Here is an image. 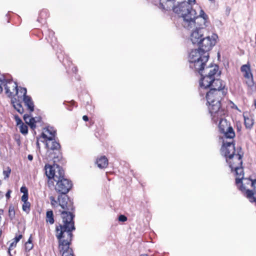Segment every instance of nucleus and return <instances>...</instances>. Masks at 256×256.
<instances>
[{
  "instance_id": "obj_9",
  "label": "nucleus",
  "mask_w": 256,
  "mask_h": 256,
  "mask_svg": "<svg viewBox=\"0 0 256 256\" xmlns=\"http://www.w3.org/2000/svg\"><path fill=\"white\" fill-rule=\"evenodd\" d=\"M222 152L226 158V162L229 164L231 160L234 159L237 156H241L239 154H235V147L233 143L232 138L229 139V141L223 140V145L222 148Z\"/></svg>"
},
{
  "instance_id": "obj_48",
  "label": "nucleus",
  "mask_w": 256,
  "mask_h": 256,
  "mask_svg": "<svg viewBox=\"0 0 256 256\" xmlns=\"http://www.w3.org/2000/svg\"><path fill=\"white\" fill-rule=\"evenodd\" d=\"M36 119V122L40 121V118H34Z\"/></svg>"
},
{
  "instance_id": "obj_32",
  "label": "nucleus",
  "mask_w": 256,
  "mask_h": 256,
  "mask_svg": "<svg viewBox=\"0 0 256 256\" xmlns=\"http://www.w3.org/2000/svg\"><path fill=\"white\" fill-rule=\"evenodd\" d=\"M51 204L54 206H56L58 204V200H56L54 196H50V198Z\"/></svg>"
},
{
  "instance_id": "obj_55",
  "label": "nucleus",
  "mask_w": 256,
  "mask_h": 256,
  "mask_svg": "<svg viewBox=\"0 0 256 256\" xmlns=\"http://www.w3.org/2000/svg\"><path fill=\"white\" fill-rule=\"evenodd\" d=\"M255 43H256V42H255Z\"/></svg>"
},
{
  "instance_id": "obj_44",
  "label": "nucleus",
  "mask_w": 256,
  "mask_h": 256,
  "mask_svg": "<svg viewBox=\"0 0 256 256\" xmlns=\"http://www.w3.org/2000/svg\"><path fill=\"white\" fill-rule=\"evenodd\" d=\"M28 158L29 160L32 161L33 159V156L31 154H28Z\"/></svg>"
},
{
  "instance_id": "obj_54",
  "label": "nucleus",
  "mask_w": 256,
  "mask_h": 256,
  "mask_svg": "<svg viewBox=\"0 0 256 256\" xmlns=\"http://www.w3.org/2000/svg\"><path fill=\"white\" fill-rule=\"evenodd\" d=\"M37 146H39V143L38 142H37Z\"/></svg>"
},
{
  "instance_id": "obj_34",
  "label": "nucleus",
  "mask_w": 256,
  "mask_h": 256,
  "mask_svg": "<svg viewBox=\"0 0 256 256\" xmlns=\"http://www.w3.org/2000/svg\"><path fill=\"white\" fill-rule=\"evenodd\" d=\"M4 76L3 75H0V94L2 91V84L4 83Z\"/></svg>"
},
{
  "instance_id": "obj_12",
  "label": "nucleus",
  "mask_w": 256,
  "mask_h": 256,
  "mask_svg": "<svg viewBox=\"0 0 256 256\" xmlns=\"http://www.w3.org/2000/svg\"><path fill=\"white\" fill-rule=\"evenodd\" d=\"M58 205L60 206L62 208L66 210L62 212V213L65 212H66L68 214H70L72 216L73 218L74 216L72 215V212H67V210H72L74 209L72 204L70 200H69L68 196L66 194H61L60 195L58 196ZM61 214L62 218V214ZM72 222H74L73 220Z\"/></svg>"
},
{
  "instance_id": "obj_49",
  "label": "nucleus",
  "mask_w": 256,
  "mask_h": 256,
  "mask_svg": "<svg viewBox=\"0 0 256 256\" xmlns=\"http://www.w3.org/2000/svg\"><path fill=\"white\" fill-rule=\"evenodd\" d=\"M254 106L256 108V99L254 100Z\"/></svg>"
},
{
  "instance_id": "obj_24",
  "label": "nucleus",
  "mask_w": 256,
  "mask_h": 256,
  "mask_svg": "<svg viewBox=\"0 0 256 256\" xmlns=\"http://www.w3.org/2000/svg\"><path fill=\"white\" fill-rule=\"evenodd\" d=\"M96 164H98V166L100 168H104L106 167L108 164V160L104 156H102L97 160Z\"/></svg>"
},
{
  "instance_id": "obj_36",
  "label": "nucleus",
  "mask_w": 256,
  "mask_h": 256,
  "mask_svg": "<svg viewBox=\"0 0 256 256\" xmlns=\"http://www.w3.org/2000/svg\"><path fill=\"white\" fill-rule=\"evenodd\" d=\"M28 194L24 192V194L22 196V200L24 202H28Z\"/></svg>"
},
{
  "instance_id": "obj_31",
  "label": "nucleus",
  "mask_w": 256,
  "mask_h": 256,
  "mask_svg": "<svg viewBox=\"0 0 256 256\" xmlns=\"http://www.w3.org/2000/svg\"><path fill=\"white\" fill-rule=\"evenodd\" d=\"M20 132L22 134H25L28 133V126L23 123L20 125Z\"/></svg>"
},
{
  "instance_id": "obj_8",
  "label": "nucleus",
  "mask_w": 256,
  "mask_h": 256,
  "mask_svg": "<svg viewBox=\"0 0 256 256\" xmlns=\"http://www.w3.org/2000/svg\"><path fill=\"white\" fill-rule=\"evenodd\" d=\"M218 36L216 34L210 32H206L201 41L198 44L199 48L204 52V54H208V52L216 43Z\"/></svg>"
},
{
  "instance_id": "obj_43",
  "label": "nucleus",
  "mask_w": 256,
  "mask_h": 256,
  "mask_svg": "<svg viewBox=\"0 0 256 256\" xmlns=\"http://www.w3.org/2000/svg\"><path fill=\"white\" fill-rule=\"evenodd\" d=\"M20 192L24 194L28 193V190L26 187H22L20 188Z\"/></svg>"
},
{
  "instance_id": "obj_42",
  "label": "nucleus",
  "mask_w": 256,
  "mask_h": 256,
  "mask_svg": "<svg viewBox=\"0 0 256 256\" xmlns=\"http://www.w3.org/2000/svg\"><path fill=\"white\" fill-rule=\"evenodd\" d=\"M252 187L254 188V190L256 192V179L255 180H253V182H252Z\"/></svg>"
},
{
  "instance_id": "obj_7",
  "label": "nucleus",
  "mask_w": 256,
  "mask_h": 256,
  "mask_svg": "<svg viewBox=\"0 0 256 256\" xmlns=\"http://www.w3.org/2000/svg\"><path fill=\"white\" fill-rule=\"evenodd\" d=\"M226 114L224 110V113L222 116H218V114H216V118H214L213 116L211 114L212 120L217 123L218 121V128L221 132L224 134L225 138L231 139L233 138L235 136L234 132L232 128L230 126L226 120L224 118L223 116Z\"/></svg>"
},
{
  "instance_id": "obj_15",
  "label": "nucleus",
  "mask_w": 256,
  "mask_h": 256,
  "mask_svg": "<svg viewBox=\"0 0 256 256\" xmlns=\"http://www.w3.org/2000/svg\"><path fill=\"white\" fill-rule=\"evenodd\" d=\"M209 58V54H204L202 58L196 62L190 64V67L194 69L195 71L198 72L200 74L204 72V70L206 68L205 65L208 62Z\"/></svg>"
},
{
  "instance_id": "obj_25",
  "label": "nucleus",
  "mask_w": 256,
  "mask_h": 256,
  "mask_svg": "<svg viewBox=\"0 0 256 256\" xmlns=\"http://www.w3.org/2000/svg\"><path fill=\"white\" fill-rule=\"evenodd\" d=\"M12 102L13 106L18 112L21 114L24 112V108L22 107V104L18 102H17L16 100L14 101V100H12Z\"/></svg>"
},
{
  "instance_id": "obj_17",
  "label": "nucleus",
  "mask_w": 256,
  "mask_h": 256,
  "mask_svg": "<svg viewBox=\"0 0 256 256\" xmlns=\"http://www.w3.org/2000/svg\"><path fill=\"white\" fill-rule=\"evenodd\" d=\"M253 182L250 178H244L240 180V182L238 183V186L239 189L242 192H245L246 195V197L248 198H250L252 196H254V194L252 190L248 189V185H250L252 186V183Z\"/></svg>"
},
{
  "instance_id": "obj_38",
  "label": "nucleus",
  "mask_w": 256,
  "mask_h": 256,
  "mask_svg": "<svg viewBox=\"0 0 256 256\" xmlns=\"http://www.w3.org/2000/svg\"><path fill=\"white\" fill-rule=\"evenodd\" d=\"M14 117H15V120H16L18 125L22 124L21 119L20 118H19V116H15Z\"/></svg>"
},
{
  "instance_id": "obj_11",
  "label": "nucleus",
  "mask_w": 256,
  "mask_h": 256,
  "mask_svg": "<svg viewBox=\"0 0 256 256\" xmlns=\"http://www.w3.org/2000/svg\"><path fill=\"white\" fill-rule=\"evenodd\" d=\"M242 156H237L235 157V160H236V164L234 165L233 164H229L230 167L232 170H235L236 176V182L237 185L238 184V183L240 182V180L244 177V171L242 166Z\"/></svg>"
},
{
  "instance_id": "obj_46",
  "label": "nucleus",
  "mask_w": 256,
  "mask_h": 256,
  "mask_svg": "<svg viewBox=\"0 0 256 256\" xmlns=\"http://www.w3.org/2000/svg\"><path fill=\"white\" fill-rule=\"evenodd\" d=\"M230 164H233L234 165V164H236V160H234V159L232 160Z\"/></svg>"
},
{
  "instance_id": "obj_29",
  "label": "nucleus",
  "mask_w": 256,
  "mask_h": 256,
  "mask_svg": "<svg viewBox=\"0 0 256 256\" xmlns=\"http://www.w3.org/2000/svg\"><path fill=\"white\" fill-rule=\"evenodd\" d=\"M33 248V244L32 242V236H30L28 241L25 244V249L26 251H30Z\"/></svg>"
},
{
  "instance_id": "obj_20",
  "label": "nucleus",
  "mask_w": 256,
  "mask_h": 256,
  "mask_svg": "<svg viewBox=\"0 0 256 256\" xmlns=\"http://www.w3.org/2000/svg\"><path fill=\"white\" fill-rule=\"evenodd\" d=\"M172 0H159L160 8L166 10H170L172 8Z\"/></svg>"
},
{
  "instance_id": "obj_1",
  "label": "nucleus",
  "mask_w": 256,
  "mask_h": 256,
  "mask_svg": "<svg viewBox=\"0 0 256 256\" xmlns=\"http://www.w3.org/2000/svg\"><path fill=\"white\" fill-rule=\"evenodd\" d=\"M63 224L56 226V236L58 240V250L62 256H74L73 252L70 248L72 238V230H75L72 216L62 212Z\"/></svg>"
},
{
  "instance_id": "obj_6",
  "label": "nucleus",
  "mask_w": 256,
  "mask_h": 256,
  "mask_svg": "<svg viewBox=\"0 0 256 256\" xmlns=\"http://www.w3.org/2000/svg\"><path fill=\"white\" fill-rule=\"evenodd\" d=\"M194 24L192 28H185L187 30L194 29L197 28L200 29H207L210 24V20L208 16L200 6H196V16L192 20Z\"/></svg>"
},
{
  "instance_id": "obj_41",
  "label": "nucleus",
  "mask_w": 256,
  "mask_h": 256,
  "mask_svg": "<svg viewBox=\"0 0 256 256\" xmlns=\"http://www.w3.org/2000/svg\"><path fill=\"white\" fill-rule=\"evenodd\" d=\"M118 220L120 222H124L127 220V218L126 216L124 215H120L118 218Z\"/></svg>"
},
{
  "instance_id": "obj_47",
  "label": "nucleus",
  "mask_w": 256,
  "mask_h": 256,
  "mask_svg": "<svg viewBox=\"0 0 256 256\" xmlns=\"http://www.w3.org/2000/svg\"><path fill=\"white\" fill-rule=\"evenodd\" d=\"M10 191H8L6 194V197L8 198L10 196Z\"/></svg>"
},
{
  "instance_id": "obj_13",
  "label": "nucleus",
  "mask_w": 256,
  "mask_h": 256,
  "mask_svg": "<svg viewBox=\"0 0 256 256\" xmlns=\"http://www.w3.org/2000/svg\"><path fill=\"white\" fill-rule=\"evenodd\" d=\"M240 70L244 78V82L248 87L252 88L254 84L250 66L248 64L242 65L240 68Z\"/></svg>"
},
{
  "instance_id": "obj_18",
  "label": "nucleus",
  "mask_w": 256,
  "mask_h": 256,
  "mask_svg": "<svg viewBox=\"0 0 256 256\" xmlns=\"http://www.w3.org/2000/svg\"><path fill=\"white\" fill-rule=\"evenodd\" d=\"M203 56L204 52L200 50V48L192 50L189 54L188 60L190 64L202 59Z\"/></svg>"
},
{
  "instance_id": "obj_30",
  "label": "nucleus",
  "mask_w": 256,
  "mask_h": 256,
  "mask_svg": "<svg viewBox=\"0 0 256 256\" xmlns=\"http://www.w3.org/2000/svg\"><path fill=\"white\" fill-rule=\"evenodd\" d=\"M30 204L29 202H24L22 204V210L26 212V213H28L30 212Z\"/></svg>"
},
{
  "instance_id": "obj_3",
  "label": "nucleus",
  "mask_w": 256,
  "mask_h": 256,
  "mask_svg": "<svg viewBox=\"0 0 256 256\" xmlns=\"http://www.w3.org/2000/svg\"><path fill=\"white\" fill-rule=\"evenodd\" d=\"M173 12L182 18V25L184 28H192L194 24L192 20L196 16V8L190 7L186 1L172 4Z\"/></svg>"
},
{
  "instance_id": "obj_51",
  "label": "nucleus",
  "mask_w": 256,
  "mask_h": 256,
  "mask_svg": "<svg viewBox=\"0 0 256 256\" xmlns=\"http://www.w3.org/2000/svg\"><path fill=\"white\" fill-rule=\"evenodd\" d=\"M227 11L228 12V13L230 12V9L228 8H227Z\"/></svg>"
},
{
  "instance_id": "obj_37",
  "label": "nucleus",
  "mask_w": 256,
  "mask_h": 256,
  "mask_svg": "<svg viewBox=\"0 0 256 256\" xmlns=\"http://www.w3.org/2000/svg\"><path fill=\"white\" fill-rule=\"evenodd\" d=\"M186 3L190 6V7L192 8V6L196 4V0H187Z\"/></svg>"
},
{
  "instance_id": "obj_33",
  "label": "nucleus",
  "mask_w": 256,
  "mask_h": 256,
  "mask_svg": "<svg viewBox=\"0 0 256 256\" xmlns=\"http://www.w3.org/2000/svg\"><path fill=\"white\" fill-rule=\"evenodd\" d=\"M8 212H9V216L11 218H14V216H15V212H14V208L13 207H11V206L10 207Z\"/></svg>"
},
{
  "instance_id": "obj_28",
  "label": "nucleus",
  "mask_w": 256,
  "mask_h": 256,
  "mask_svg": "<svg viewBox=\"0 0 256 256\" xmlns=\"http://www.w3.org/2000/svg\"><path fill=\"white\" fill-rule=\"evenodd\" d=\"M18 95V98H24L26 95V88H21L20 89L18 90V94H16Z\"/></svg>"
},
{
  "instance_id": "obj_4",
  "label": "nucleus",
  "mask_w": 256,
  "mask_h": 256,
  "mask_svg": "<svg viewBox=\"0 0 256 256\" xmlns=\"http://www.w3.org/2000/svg\"><path fill=\"white\" fill-rule=\"evenodd\" d=\"M218 70V67L216 65H211L206 67L204 72L200 74L202 76L200 82L201 88H210L214 86L213 84L214 82L216 80H221L216 78V76L220 75Z\"/></svg>"
},
{
  "instance_id": "obj_27",
  "label": "nucleus",
  "mask_w": 256,
  "mask_h": 256,
  "mask_svg": "<svg viewBox=\"0 0 256 256\" xmlns=\"http://www.w3.org/2000/svg\"><path fill=\"white\" fill-rule=\"evenodd\" d=\"M244 120L246 126L247 128H250L254 124L252 120L244 116Z\"/></svg>"
},
{
  "instance_id": "obj_23",
  "label": "nucleus",
  "mask_w": 256,
  "mask_h": 256,
  "mask_svg": "<svg viewBox=\"0 0 256 256\" xmlns=\"http://www.w3.org/2000/svg\"><path fill=\"white\" fill-rule=\"evenodd\" d=\"M24 120L32 128L34 129L36 128L35 124L36 123V121L34 118H30V116L28 114H24Z\"/></svg>"
},
{
  "instance_id": "obj_10",
  "label": "nucleus",
  "mask_w": 256,
  "mask_h": 256,
  "mask_svg": "<svg viewBox=\"0 0 256 256\" xmlns=\"http://www.w3.org/2000/svg\"><path fill=\"white\" fill-rule=\"evenodd\" d=\"M54 185L56 191L60 194H66L72 188V184L64 177L56 181Z\"/></svg>"
},
{
  "instance_id": "obj_39",
  "label": "nucleus",
  "mask_w": 256,
  "mask_h": 256,
  "mask_svg": "<svg viewBox=\"0 0 256 256\" xmlns=\"http://www.w3.org/2000/svg\"><path fill=\"white\" fill-rule=\"evenodd\" d=\"M22 237V234H20L18 236H16L12 240L14 241V242L17 243Z\"/></svg>"
},
{
  "instance_id": "obj_2",
  "label": "nucleus",
  "mask_w": 256,
  "mask_h": 256,
  "mask_svg": "<svg viewBox=\"0 0 256 256\" xmlns=\"http://www.w3.org/2000/svg\"><path fill=\"white\" fill-rule=\"evenodd\" d=\"M214 86L206 92V98L208 104V110L210 114L216 118V114L222 116L224 109L220 106V101L226 93L225 83L222 80H216L213 84Z\"/></svg>"
},
{
  "instance_id": "obj_40",
  "label": "nucleus",
  "mask_w": 256,
  "mask_h": 256,
  "mask_svg": "<svg viewBox=\"0 0 256 256\" xmlns=\"http://www.w3.org/2000/svg\"><path fill=\"white\" fill-rule=\"evenodd\" d=\"M16 242H14V241L13 240L12 243L10 244V247H9V249H8V252H10V250L12 249L13 248H15L16 246Z\"/></svg>"
},
{
  "instance_id": "obj_50",
  "label": "nucleus",
  "mask_w": 256,
  "mask_h": 256,
  "mask_svg": "<svg viewBox=\"0 0 256 256\" xmlns=\"http://www.w3.org/2000/svg\"><path fill=\"white\" fill-rule=\"evenodd\" d=\"M227 11L228 12V13L230 12V9L228 8H227Z\"/></svg>"
},
{
  "instance_id": "obj_5",
  "label": "nucleus",
  "mask_w": 256,
  "mask_h": 256,
  "mask_svg": "<svg viewBox=\"0 0 256 256\" xmlns=\"http://www.w3.org/2000/svg\"><path fill=\"white\" fill-rule=\"evenodd\" d=\"M46 174L48 178V187L54 186L53 180L56 182L64 177V172L62 168L56 164L45 166Z\"/></svg>"
},
{
  "instance_id": "obj_14",
  "label": "nucleus",
  "mask_w": 256,
  "mask_h": 256,
  "mask_svg": "<svg viewBox=\"0 0 256 256\" xmlns=\"http://www.w3.org/2000/svg\"><path fill=\"white\" fill-rule=\"evenodd\" d=\"M192 31L190 39L193 44L198 45L206 32H208V29H200L195 28L194 29L189 30Z\"/></svg>"
},
{
  "instance_id": "obj_53",
  "label": "nucleus",
  "mask_w": 256,
  "mask_h": 256,
  "mask_svg": "<svg viewBox=\"0 0 256 256\" xmlns=\"http://www.w3.org/2000/svg\"><path fill=\"white\" fill-rule=\"evenodd\" d=\"M140 256H148L147 254H142V255H140Z\"/></svg>"
},
{
  "instance_id": "obj_19",
  "label": "nucleus",
  "mask_w": 256,
  "mask_h": 256,
  "mask_svg": "<svg viewBox=\"0 0 256 256\" xmlns=\"http://www.w3.org/2000/svg\"><path fill=\"white\" fill-rule=\"evenodd\" d=\"M56 132L53 128L48 127L44 130L42 133L43 138L48 140H52L56 136Z\"/></svg>"
},
{
  "instance_id": "obj_35",
  "label": "nucleus",
  "mask_w": 256,
  "mask_h": 256,
  "mask_svg": "<svg viewBox=\"0 0 256 256\" xmlns=\"http://www.w3.org/2000/svg\"><path fill=\"white\" fill-rule=\"evenodd\" d=\"M10 169L9 168H7L6 170H4L3 172V174L5 176V178H8L10 174Z\"/></svg>"
},
{
  "instance_id": "obj_52",
  "label": "nucleus",
  "mask_w": 256,
  "mask_h": 256,
  "mask_svg": "<svg viewBox=\"0 0 256 256\" xmlns=\"http://www.w3.org/2000/svg\"><path fill=\"white\" fill-rule=\"evenodd\" d=\"M227 11L228 12V13L230 12V9L228 8H227Z\"/></svg>"
},
{
  "instance_id": "obj_16",
  "label": "nucleus",
  "mask_w": 256,
  "mask_h": 256,
  "mask_svg": "<svg viewBox=\"0 0 256 256\" xmlns=\"http://www.w3.org/2000/svg\"><path fill=\"white\" fill-rule=\"evenodd\" d=\"M2 84L4 87L6 94L9 97L14 96V94H18V86L12 80H6L4 78Z\"/></svg>"
},
{
  "instance_id": "obj_22",
  "label": "nucleus",
  "mask_w": 256,
  "mask_h": 256,
  "mask_svg": "<svg viewBox=\"0 0 256 256\" xmlns=\"http://www.w3.org/2000/svg\"><path fill=\"white\" fill-rule=\"evenodd\" d=\"M46 147L51 150H58L60 148V144L55 140H48L46 142Z\"/></svg>"
},
{
  "instance_id": "obj_26",
  "label": "nucleus",
  "mask_w": 256,
  "mask_h": 256,
  "mask_svg": "<svg viewBox=\"0 0 256 256\" xmlns=\"http://www.w3.org/2000/svg\"><path fill=\"white\" fill-rule=\"evenodd\" d=\"M46 222L52 224L54 223V215L52 210H48L46 212Z\"/></svg>"
},
{
  "instance_id": "obj_21",
  "label": "nucleus",
  "mask_w": 256,
  "mask_h": 256,
  "mask_svg": "<svg viewBox=\"0 0 256 256\" xmlns=\"http://www.w3.org/2000/svg\"><path fill=\"white\" fill-rule=\"evenodd\" d=\"M25 106L27 107L30 112H32L34 110V104L31 98L28 96L22 98Z\"/></svg>"
},
{
  "instance_id": "obj_45",
  "label": "nucleus",
  "mask_w": 256,
  "mask_h": 256,
  "mask_svg": "<svg viewBox=\"0 0 256 256\" xmlns=\"http://www.w3.org/2000/svg\"><path fill=\"white\" fill-rule=\"evenodd\" d=\"M82 119L84 121H88V117L86 116H84L83 117H82Z\"/></svg>"
}]
</instances>
